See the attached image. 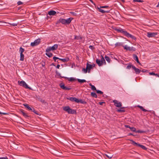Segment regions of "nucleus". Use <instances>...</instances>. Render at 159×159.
Returning a JSON list of instances; mask_svg holds the SVG:
<instances>
[{
	"instance_id": "1",
	"label": "nucleus",
	"mask_w": 159,
	"mask_h": 159,
	"mask_svg": "<svg viewBox=\"0 0 159 159\" xmlns=\"http://www.w3.org/2000/svg\"><path fill=\"white\" fill-rule=\"evenodd\" d=\"M114 29L115 31L117 32L122 33L124 35L127 37H130L133 39H135V37L134 36L129 34L124 30L121 28H117V27H115Z\"/></svg>"
},
{
	"instance_id": "2",
	"label": "nucleus",
	"mask_w": 159,
	"mask_h": 159,
	"mask_svg": "<svg viewBox=\"0 0 159 159\" xmlns=\"http://www.w3.org/2000/svg\"><path fill=\"white\" fill-rule=\"evenodd\" d=\"M64 111H66L69 114H75L76 113V110L73 109L68 106H66L63 108Z\"/></svg>"
},
{
	"instance_id": "3",
	"label": "nucleus",
	"mask_w": 159,
	"mask_h": 159,
	"mask_svg": "<svg viewBox=\"0 0 159 159\" xmlns=\"http://www.w3.org/2000/svg\"><path fill=\"white\" fill-rule=\"evenodd\" d=\"M102 59L101 60H100L98 59H97L96 60V63L98 64L99 66H100L102 65L103 64L105 63L106 64V61L103 58V57L101 56Z\"/></svg>"
},
{
	"instance_id": "4",
	"label": "nucleus",
	"mask_w": 159,
	"mask_h": 159,
	"mask_svg": "<svg viewBox=\"0 0 159 159\" xmlns=\"http://www.w3.org/2000/svg\"><path fill=\"white\" fill-rule=\"evenodd\" d=\"M18 84L20 86H22L26 89H31V88L29 87L26 83L24 81H18Z\"/></svg>"
},
{
	"instance_id": "5",
	"label": "nucleus",
	"mask_w": 159,
	"mask_h": 159,
	"mask_svg": "<svg viewBox=\"0 0 159 159\" xmlns=\"http://www.w3.org/2000/svg\"><path fill=\"white\" fill-rule=\"evenodd\" d=\"M129 140L130 141L132 142V143L134 146H136L139 147L144 150H147V148L144 146L136 143L135 142H134L133 140L130 139Z\"/></svg>"
},
{
	"instance_id": "6",
	"label": "nucleus",
	"mask_w": 159,
	"mask_h": 159,
	"mask_svg": "<svg viewBox=\"0 0 159 159\" xmlns=\"http://www.w3.org/2000/svg\"><path fill=\"white\" fill-rule=\"evenodd\" d=\"M59 85L61 89L64 90H70L72 89L70 86H69L68 87H66L64 84L62 83H60Z\"/></svg>"
},
{
	"instance_id": "7",
	"label": "nucleus",
	"mask_w": 159,
	"mask_h": 159,
	"mask_svg": "<svg viewBox=\"0 0 159 159\" xmlns=\"http://www.w3.org/2000/svg\"><path fill=\"white\" fill-rule=\"evenodd\" d=\"M40 40L41 39H38L35 40L34 42H32L31 43V46L32 47H34L38 45L39 44Z\"/></svg>"
},
{
	"instance_id": "8",
	"label": "nucleus",
	"mask_w": 159,
	"mask_h": 159,
	"mask_svg": "<svg viewBox=\"0 0 159 159\" xmlns=\"http://www.w3.org/2000/svg\"><path fill=\"white\" fill-rule=\"evenodd\" d=\"M58 47V45L57 44H54L52 47H48L47 49L48 51H53L56 50Z\"/></svg>"
},
{
	"instance_id": "9",
	"label": "nucleus",
	"mask_w": 159,
	"mask_h": 159,
	"mask_svg": "<svg viewBox=\"0 0 159 159\" xmlns=\"http://www.w3.org/2000/svg\"><path fill=\"white\" fill-rule=\"evenodd\" d=\"M157 32H148L147 33V36L148 38L154 37L155 36L157 35Z\"/></svg>"
},
{
	"instance_id": "10",
	"label": "nucleus",
	"mask_w": 159,
	"mask_h": 159,
	"mask_svg": "<svg viewBox=\"0 0 159 159\" xmlns=\"http://www.w3.org/2000/svg\"><path fill=\"white\" fill-rule=\"evenodd\" d=\"M113 102L114 103V105L117 107H121L122 103L120 102H118L116 100H114Z\"/></svg>"
},
{
	"instance_id": "11",
	"label": "nucleus",
	"mask_w": 159,
	"mask_h": 159,
	"mask_svg": "<svg viewBox=\"0 0 159 159\" xmlns=\"http://www.w3.org/2000/svg\"><path fill=\"white\" fill-rule=\"evenodd\" d=\"M132 68H133L134 70L135 73L136 74H139L141 71V70L137 68H136L134 66H132Z\"/></svg>"
},
{
	"instance_id": "12",
	"label": "nucleus",
	"mask_w": 159,
	"mask_h": 159,
	"mask_svg": "<svg viewBox=\"0 0 159 159\" xmlns=\"http://www.w3.org/2000/svg\"><path fill=\"white\" fill-rule=\"evenodd\" d=\"M50 51L47 50V49H46V55L48 57H52L53 55L52 53H51Z\"/></svg>"
},
{
	"instance_id": "13",
	"label": "nucleus",
	"mask_w": 159,
	"mask_h": 159,
	"mask_svg": "<svg viewBox=\"0 0 159 159\" xmlns=\"http://www.w3.org/2000/svg\"><path fill=\"white\" fill-rule=\"evenodd\" d=\"M133 59L135 60L139 64V65H141V63H140L138 57L136 55L134 54L133 55Z\"/></svg>"
},
{
	"instance_id": "14",
	"label": "nucleus",
	"mask_w": 159,
	"mask_h": 159,
	"mask_svg": "<svg viewBox=\"0 0 159 159\" xmlns=\"http://www.w3.org/2000/svg\"><path fill=\"white\" fill-rule=\"evenodd\" d=\"M92 65H91L90 64L88 63H87V64L86 67L87 68V70H88V72L89 73L90 72V70L91 68H92Z\"/></svg>"
},
{
	"instance_id": "15",
	"label": "nucleus",
	"mask_w": 159,
	"mask_h": 159,
	"mask_svg": "<svg viewBox=\"0 0 159 159\" xmlns=\"http://www.w3.org/2000/svg\"><path fill=\"white\" fill-rule=\"evenodd\" d=\"M67 99L69 100L72 102H77V101H78V98L75 97H70L69 98H67Z\"/></svg>"
},
{
	"instance_id": "16",
	"label": "nucleus",
	"mask_w": 159,
	"mask_h": 159,
	"mask_svg": "<svg viewBox=\"0 0 159 159\" xmlns=\"http://www.w3.org/2000/svg\"><path fill=\"white\" fill-rule=\"evenodd\" d=\"M73 19V18H72L70 17L69 18L67 19H65V22L66 24H70L72 20Z\"/></svg>"
},
{
	"instance_id": "17",
	"label": "nucleus",
	"mask_w": 159,
	"mask_h": 159,
	"mask_svg": "<svg viewBox=\"0 0 159 159\" xmlns=\"http://www.w3.org/2000/svg\"><path fill=\"white\" fill-rule=\"evenodd\" d=\"M63 78H65V79H67L68 80L71 82L74 81L76 80L74 78L70 77V78H68L67 77H62Z\"/></svg>"
},
{
	"instance_id": "18",
	"label": "nucleus",
	"mask_w": 159,
	"mask_h": 159,
	"mask_svg": "<svg viewBox=\"0 0 159 159\" xmlns=\"http://www.w3.org/2000/svg\"><path fill=\"white\" fill-rule=\"evenodd\" d=\"M56 13V12L53 10L50 11L48 12V14L50 16H54L55 15Z\"/></svg>"
},
{
	"instance_id": "19",
	"label": "nucleus",
	"mask_w": 159,
	"mask_h": 159,
	"mask_svg": "<svg viewBox=\"0 0 159 159\" xmlns=\"http://www.w3.org/2000/svg\"><path fill=\"white\" fill-rule=\"evenodd\" d=\"M98 9L99 12L102 13H109L110 11H104L102 9L99 7H98Z\"/></svg>"
},
{
	"instance_id": "20",
	"label": "nucleus",
	"mask_w": 159,
	"mask_h": 159,
	"mask_svg": "<svg viewBox=\"0 0 159 159\" xmlns=\"http://www.w3.org/2000/svg\"><path fill=\"white\" fill-rule=\"evenodd\" d=\"M59 60L63 62H65L68 61L70 60V59L68 57H66L64 59L60 58L59 59Z\"/></svg>"
},
{
	"instance_id": "21",
	"label": "nucleus",
	"mask_w": 159,
	"mask_h": 159,
	"mask_svg": "<svg viewBox=\"0 0 159 159\" xmlns=\"http://www.w3.org/2000/svg\"><path fill=\"white\" fill-rule=\"evenodd\" d=\"M137 107H138L139 108H140V109L141 110L143 111H144V112H148V111H149L145 109L144 108H143V107L141 106H140L138 105L137 106Z\"/></svg>"
},
{
	"instance_id": "22",
	"label": "nucleus",
	"mask_w": 159,
	"mask_h": 159,
	"mask_svg": "<svg viewBox=\"0 0 159 159\" xmlns=\"http://www.w3.org/2000/svg\"><path fill=\"white\" fill-rule=\"evenodd\" d=\"M77 103H81L82 104H86V102L84 101H83L82 100L80 99L79 100L78 99V101H77Z\"/></svg>"
},
{
	"instance_id": "23",
	"label": "nucleus",
	"mask_w": 159,
	"mask_h": 159,
	"mask_svg": "<svg viewBox=\"0 0 159 159\" xmlns=\"http://www.w3.org/2000/svg\"><path fill=\"white\" fill-rule=\"evenodd\" d=\"M59 22L62 24H66L65 22V19L60 18L59 20Z\"/></svg>"
},
{
	"instance_id": "24",
	"label": "nucleus",
	"mask_w": 159,
	"mask_h": 159,
	"mask_svg": "<svg viewBox=\"0 0 159 159\" xmlns=\"http://www.w3.org/2000/svg\"><path fill=\"white\" fill-rule=\"evenodd\" d=\"M24 106L25 107L27 108L28 110L30 111L32 110V109L30 107L28 104H24Z\"/></svg>"
},
{
	"instance_id": "25",
	"label": "nucleus",
	"mask_w": 159,
	"mask_h": 159,
	"mask_svg": "<svg viewBox=\"0 0 159 159\" xmlns=\"http://www.w3.org/2000/svg\"><path fill=\"white\" fill-rule=\"evenodd\" d=\"M125 107H121L120 109H118L117 110V111L120 112H122L125 111V110L123 109Z\"/></svg>"
},
{
	"instance_id": "26",
	"label": "nucleus",
	"mask_w": 159,
	"mask_h": 159,
	"mask_svg": "<svg viewBox=\"0 0 159 159\" xmlns=\"http://www.w3.org/2000/svg\"><path fill=\"white\" fill-rule=\"evenodd\" d=\"M91 96L93 97L97 98L98 97L97 94L94 92H91Z\"/></svg>"
},
{
	"instance_id": "27",
	"label": "nucleus",
	"mask_w": 159,
	"mask_h": 159,
	"mask_svg": "<svg viewBox=\"0 0 159 159\" xmlns=\"http://www.w3.org/2000/svg\"><path fill=\"white\" fill-rule=\"evenodd\" d=\"M21 112L23 115L25 117L27 118L29 116L27 113H25L23 111H21Z\"/></svg>"
},
{
	"instance_id": "28",
	"label": "nucleus",
	"mask_w": 159,
	"mask_h": 159,
	"mask_svg": "<svg viewBox=\"0 0 159 159\" xmlns=\"http://www.w3.org/2000/svg\"><path fill=\"white\" fill-rule=\"evenodd\" d=\"M24 55L23 53H20V60L21 61H23L24 60Z\"/></svg>"
},
{
	"instance_id": "29",
	"label": "nucleus",
	"mask_w": 159,
	"mask_h": 159,
	"mask_svg": "<svg viewBox=\"0 0 159 159\" xmlns=\"http://www.w3.org/2000/svg\"><path fill=\"white\" fill-rule=\"evenodd\" d=\"M89 86L91 87L92 90H96V89L94 86L92 85L91 83L89 84Z\"/></svg>"
},
{
	"instance_id": "30",
	"label": "nucleus",
	"mask_w": 159,
	"mask_h": 159,
	"mask_svg": "<svg viewBox=\"0 0 159 159\" xmlns=\"http://www.w3.org/2000/svg\"><path fill=\"white\" fill-rule=\"evenodd\" d=\"M77 80L78 81V82H79V83H83L85 82H86V80H84V79L81 80V79H77Z\"/></svg>"
},
{
	"instance_id": "31",
	"label": "nucleus",
	"mask_w": 159,
	"mask_h": 159,
	"mask_svg": "<svg viewBox=\"0 0 159 159\" xmlns=\"http://www.w3.org/2000/svg\"><path fill=\"white\" fill-rule=\"evenodd\" d=\"M132 66H134L132 65L131 63H129L128 64V66L126 67V68L128 69H129L130 68L132 67Z\"/></svg>"
},
{
	"instance_id": "32",
	"label": "nucleus",
	"mask_w": 159,
	"mask_h": 159,
	"mask_svg": "<svg viewBox=\"0 0 159 159\" xmlns=\"http://www.w3.org/2000/svg\"><path fill=\"white\" fill-rule=\"evenodd\" d=\"M125 49H126L127 50L130 51V47H128L127 45H125V46H123Z\"/></svg>"
},
{
	"instance_id": "33",
	"label": "nucleus",
	"mask_w": 159,
	"mask_h": 159,
	"mask_svg": "<svg viewBox=\"0 0 159 159\" xmlns=\"http://www.w3.org/2000/svg\"><path fill=\"white\" fill-rule=\"evenodd\" d=\"M123 43L118 42V43H116L115 44V46L116 47L120 46H123Z\"/></svg>"
},
{
	"instance_id": "34",
	"label": "nucleus",
	"mask_w": 159,
	"mask_h": 159,
	"mask_svg": "<svg viewBox=\"0 0 159 159\" xmlns=\"http://www.w3.org/2000/svg\"><path fill=\"white\" fill-rule=\"evenodd\" d=\"M105 58L107 61L108 63L110 62L111 59H110V58L108 57L107 56H106L105 57Z\"/></svg>"
},
{
	"instance_id": "35",
	"label": "nucleus",
	"mask_w": 159,
	"mask_h": 159,
	"mask_svg": "<svg viewBox=\"0 0 159 159\" xmlns=\"http://www.w3.org/2000/svg\"><path fill=\"white\" fill-rule=\"evenodd\" d=\"M149 75H154L156 76V77L157 76L158 74H155L153 72H151L149 73Z\"/></svg>"
},
{
	"instance_id": "36",
	"label": "nucleus",
	"mask_w": 159,
	"mask_h": 159,
	"mask_svg": "<svg viewBox=\"0 0 159 159\" xmlns=\"http://www.w3.org/2000/svg\"><path fill=\"white\" fill-rule=\"evenodd\" d=\"M25 51V49L22 48V47H20V48L19 51L20 53H23Z\"/></svg>"
},
{
	"instance_id": "37",
	"label": "nucleus",
	"mask_w": 159,
	"mask_h": 159,
	"mask_svg": "<svg viewBox=\"0 0 159 159\" xmlns=\"http://www.w3.org/2000/svg\"><path fill=\"white\" fill-rule=\"evenodd\" d=\"M37 115H39V112L35 111L34 109L33 108L32 110L31 111Z\"/></svg>"
},
{
	"instance_id": "38",
	"label": "nucleus",
	"mask_w": 159,
	"mask_h": 159,
	"mask_svg": "<svg viewBox=\"0 0 159 159\" xmlns=\"http://www.w3.org/2000/svg\"><path fill=\"white\" fill-rule=\"evenodd\" d=\"M70 13L73 16H77V14L75 12H70Z\"/></svg>"
},
{
	"instance_id": "39",
	"label": "nucleus",
	"mask_w": 159,
	"mask_h": 159,
	"mask_svg": "<svg viewBox=\"0 0 159 159\" xmlns=\"http://www.w3.org/2000/svg\"><path fill=\"white\" fill-rule=\"evenodd\" d=\"M130 129L131 131H132L134 132H136V129L135 128H134V127H131V128H130Z\"/></svg>"
},
{
	"instance_id": "40",
	"label": "nucleus",
	"mask_w": 159,
	"mask_h": 159,
	"mask_svg": "<svg viewBox=\"0 0 159 159\" xmlns=\"http://www.w3.org/2000/svg\"><path fill=\"white\" fill-rule=\"evenodd\" d=\"M96 92L97 93L102 94H103V92L99 90H96Z\"/></svg>"
},
{
	"instance_id": "41",
	"label": "nucleus",
	"mask_w": 159,
	"mask_h": 159,
	"mask_svg": "<svg viewBox=\"0 0 159 159\" xmlns=\"http://www.w3.org/2000/svg\"><path fill=\"white\" fill-rule=\"evenodd\" d=\"M135 132L138 133H144L145 132L144 131L139 130H137V131H136V132Z\"/></svg>"
},
{
	"instance_id": "42",
	"label": "nucleus",
	"mask_w": 159,
	"mask_h": 159,
	"mask_svg": "<svg viewBox=\"0 0 159 159\" xmlns=\"http://www.w3.org/2000/svg\"><path fill=\"white\" fill-rule=\"evenodd\" d=\"M82 71H84V73H86L87 72V71H88L87 69L86 68V69L84 68H83L82 70Z\"/></svg>"
},
{
	"instance_id": "43",
	"label": "nucleus",
	"mask_w": 159,
	"mask_h": 159,
	"mask_svg": "<svg viewBox=\"0 0 159 159\" xmlns=\"http://www.w3.org/2000/svg\"><path fill=\"white\" fill-rule=\"evenodd\" d=\"M135 50H136V49L134 47H130V51H135Z\"/></svg>"
},
{
	"instance_id": "44",
	"label": "nucleus",
	"mask_w": 159,
	"mask_h": 159,
	"mask_svg": "<svg viewBox=\"0 0 159 159\" xmlns=\"http://www.w3.org/2000/svg\"><path fill=\"white\" fill-rule=\"evenodd\" d=\"M133 1L134 2H143V1L142 0H133Z\"/></svg>"
},
{
	"instance_id": "45",
	"label": "nucleus",
	"mask_w": 159,
	"mask_h": 159,
	"mask_svg": "<svg viewBox=\"0 0 159 159\" xmlns=\"http://www.w3.org/2000/svg\"><path fill=\"white\" fill-rule=\"evenodd\" d=\"M17 4L18 5H20L23 4V3L20 1H19L17 2Z\"/></svg>"
},
{
	"instance_id": "46",
	"label": "nucleus",
	"mask_w": 159,
	"mask_h": 159,
	"mask_svg": "<svg viewBox=\"0 0 159 159\" xmlns=\"http://www.w3.org/2000/svg\"><path fill=\"white\" fill-rule=\"evenodd\" d=\"M89 48L91 49V50H93V49H94V47H93V46H92V45H90L89 47Z\"/></svg>"
},
{
	"instance_id": "47",
	"label": "nucleus",
	"mask_w": 159,
	"mask_h": 159,
	"mask_svg": "<svg viewBox=\"0 0 159 159\" xmlns=\"http://www.w3.org/2000/svg\"><path fill=\"white\" fill-rule=\"evenodd\" d=\"M106 156L109 159L111 158H112V155H106Z\"/></svg>"
},
{
	"instance_id": "48",
	"label": "nucleus",
	"mask_w": 159,
	"mask_h": 159,
	"mask_svg": "<svg viewBox=\"0 0 159 159\" xmlns=\"http://www.w3.org/2000/svg\"><path fill=\"white\" fill-rule=\"evenodd\" d=\"M59 58L56 57H54L53 58V59L55 61H56V60L57 59H59Z\"/></svg>"
},
{
	"instance_id": "49",
	"label": "nucleus",
	"mask_w": 159,
	"mask_h": 159,
	"mask_svg": "<svg viewBox=\"0 0 159 159\" xmlns=\"http://www.w3.org/2000/svg\"><path fill=\"white\" fill-rule=\"evenodd\" d=\"M109 7L108 6H101L100 8H107Z\"/></svg>"
},
{
	"instance_id": "50",
	"label": "nucleus",
	"mask_w": 159,
	"mask_h": 159,
	"mask_svg": "<svg viewBox=\"0 0 159 159\" xmlns=\"http://www.w3.org/2000/svg\"><path fill=\"white\" fill-rule=\"evenodd\" d=\"M0 159H8V158L7 157H1Z\"/></svg>"
},
{
	"instance_id": "51",
	"label": "nucleus",
	"mask_w": 159,
	"mask_h": 159,
	"mask_svg": "<svg viewBox=\"0 0 159 159\" xmlns=\"http://www.w3.org/2000/svg\"><path fill=\"white\" fill-rule=\"evenodd\" d=\"M141 71L142 72H148V70H145L144 69L142 70Z\"/></svg>"
},
{
	"instance_id": "52",
	"label": "nucleus",
	"mask_w": 159,
	"mask_h": 159,
	"mask_svg": "<svg viewBox=\"0 0 159 159\" xmlns=\"http://www.w3.org/2000/svg\"><path fill=\"white\" fill-rule=\"evenodd\" d=\"M10 25L14 26H16L17 25V24L16 23H13L12 24H10Z\"/></svg>"
},
{
	"instance_id": "53",
	"label": "nucleus",
	"mask_w": 159,
	"mask_h": 159,
	"mask_svg": "<svg viewBox=\"0 0 159 159\" xmlns=\"http://www.w3.org/2000/svg\"><path fill=\"white\" fill-rule=\"evenodd\" d=\"M0 114L6 115L7 114V113H6L1 112L0 111Z\"/></svg>"
},
{
	"instance_id": "54",
	"label": "nucleus",
	"mask_w": 159,
	"mask_h": 159,
	"mask_svg": "<svg viewBox=\"0 0 159 159\" xmlns=\"http://www.w3.org/2000/svg\"><path fill=\"white\" fill-rule=\"evenodd\" d=\"M130 135H132L133 136H135L133 134H132L131 133H129L128 134V136H130Z\"/></svg>"
},
{
	"instance_id": "55",
	"label": "nucleus",
	"mask_w": 159,
	"mask_h": 159,
	"mask_svg": "<svg viewBox=\"0 0 159 159\" xmlns=\"http://www.w3.org/2000/svg\"><path fill=\"white\" fill-rule=\"evenodd\" d=\"M40 101L44 103L45 102L44 100H42V99H40Z\"/></svg>"
},
{
	"instance_id": "56",
	"label": "nucleus",
	"mask_w": 159,
	"mask_h": 159,
	"mask_svg": "<svg viewBox=\"0 0 159 159\" xmlns=\"http://www.w3.org/2000/svg\"><path fill=\"white\" fill-rule=\"evenodd\" d=\"M105 103V102H99V104L100 105H103V103Z\"/></svg>"
},
{
	"instance_id": "57",
	"label": "nucleus",
	"mask_w": 159,
	"mask_h": 159,
	"mask_svg": "<svg viewBox=\"0 0 159 159\" xmlns=\"http://www.w3.org/2000/svg\"><path fill=\"white\" fill-rule=\"evenodd\" d=\"M60 67V65L59 64L57 65L56 66V67L58 68V69H59V67Z\"/></svg>"
},
{
	"instance_id": "58",
	"label": "nucleus",
	"mask_w": 159,
	"mask_h": 159,
	"mask_svg": "<svg viewBox=\"0 0 159 159\" xmlns=\"http://www.w3.org/2000/svg\"><path fill=\"white\" fill-rule=\"evenodd\" d=\"M129 125H125V127L126 128H129Z\"/></svg>"
},
{
	"instance_id": "59",
	"label": "nucleus",
	"mask_w": 159,
	"mask_h": 159,
	"mask_svg": "<svg viewBox=\"0 0 159 159\" xmlns=\"http://www.w3.org/2000/svg\"><path fill=\"white\" fill-rule=\"evenodd\" d=\"M92 66V67H94L95 66V64H93L91 65Z\"/></svg>"
},
{
	"instance_id": "60",
	"label": "nucleus",
	"mask_w": 159,
	"mask_h": 159,
	"mask_svg": "<svg viewBox=\"0 0 159 159\" xmlns=\"http://www.w3.org/2000/svg\"><path fill=\"white\" fill-rule=\"evenodd\" d=\"M60 75H61V74H58V75H59V76L60 77H61L62 78V77H61Z\"/></svg>"
},
{
	"instance_id": "61",
	"label": "nucleus",
	"mask_w": 159,
	"mask_h": 159,
	"mask_svg": "<svg viewBox=\"0 0 159 159\" xmlns=\"http://www.w3.org/2000/svg\"><path fill=\"white\" fill-rule=\"evenodd\" d=\"M51 65H53V66H55V65H54V63H52V64Z\"/></svg>"
},
{
	"instance_id": "62",
	"label": "nucleus",
	"mask_w": 159,
	"mask_h": 159,
	"mask_svg": "<svg viewBox=\"0 0 159 159\" xmlns=\"http://www.w3.org/2000/svg\"><path fill=\"white\" fill-rule=\"evenodd\" d=\"M90 1H91L93 3V2L92 0H90Z\"/></svg>"
},
{
	"instance_id": "63",
	"label": "nucleus",
	"mask_w": 159,
	"mask_h": 159,
	"mask_svg": "<svg viewBox=\"0 0 159 159\" xmlns=\"http://www.w3.org/2000/svg\"><path fill=\"white\" fill-rule=\"evenodd\" d=\"M159 7V2L158 3V5H157V7Z\"/></svg>"
},
{
	"instance_id": "64",
	"label": "nucleus",
	"mask_w": 159,
	"mask_h": 159,
	"mask_svg": "<svg viewBox=\"0 0 159 159\" xmlns=\"http://www.w3.org/2000/svg\"><path fill=\"white\" fill-rule=\"evenodd\" d=\"M157 77H159V74H158V75H157Z\"/></svg>"
}]
</instances>
